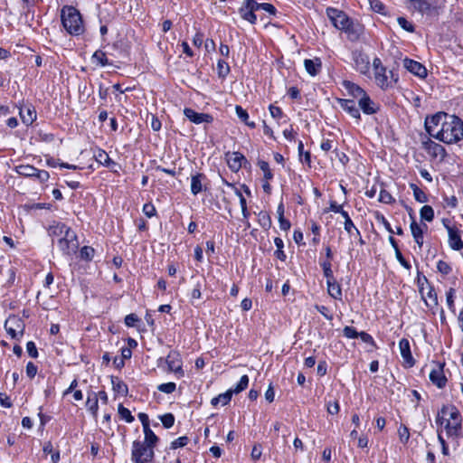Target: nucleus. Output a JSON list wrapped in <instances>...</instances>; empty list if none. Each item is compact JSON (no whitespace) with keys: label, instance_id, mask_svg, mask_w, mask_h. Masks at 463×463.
I'll return each mask as SVG.
<instances>
[{"label":"nucleus","instance_id":"f257e3e1","mask_svg":"<svg viewBox=\"0 0 463 463\" xmlns=\"http://www.w3.org/2000/svg\"><path fill=\"white\" fill-rule=\"evenodd\" d=\"M425 128L433 138L447 144L463 140V119L456 115L438 112L425 118Z\"/></svg>","mask_w":463,"mask_h":463},{"label":"nucleus","instance_id":"f03ea898","mask_svg":"<svg viewBox=\"0 0 463 463\" xmlns=\"http://www.w3.org/2000/svg\"><path fill=\"white\" fill-rule=\"evenodd\" d=\"M326 15L336 29L346 33L347 38L350 41H357L363 33V26L359 24L354 23L344 11L334 7H328L326 8Z\"/></svg>","mask_w":463,"mask_h":463},{"label":"nucleus","instance_id":"7ed1b4c3","mask_svg":"<svg viewBox=\"0 0 463 463\" xmlns=\"http://www.w3.org/2000/svg\"><path fill=\"white\" fill-rule=\"evenodd\" d=\"M461 422L460 413L453 405L443 406L436 419V423L444 427L447 436L451 439L460 436Z\"/></svg>","mask_w":463,"mask_h":463},{"label":"nucleus","instance_id":"20e7f679","mask_svg":"<svg viewBox=\"0 0 463 463\" xmlns=\"http://www.w3.org/2000/svg\"><path fill=\"white\" fill-rule=\"evenodd\" d=\"M61 23L68 33L71 35H80L84 33L85 27L80 13L71 5H65L61 12Z\"/></svg>","mask_w":463,"mask_h":463},{"label":"nucleus","instance_id":"39448f33","mask_svg":"<svg viewBox=\"0 0 463 463\" xmlns=\"http://www.w3.org/2000/svg\"><path fill=\"white\" fill-rule=\"evenodd\" d=\"M373 71L375 84L383 90L392 88L398 81L397 75L392 71H387L379 57L373 60Z\"/></svg>","mask_w":463,"mask_h":463},{"label":"nucleus","instance_id":"423d86ee","mask_svg":"<svg viewBox=\"0 0 463 463\" xmlns=\"http://www.w3.org/2000/svg\"><path fill=\"white\" fill-rule=\"evenodd\" d=\"M154 449L142 441L135 440L132 443L131 460L134 463H151L154 459Z\"/></svg>","mask_w":463,"mask_h":463},{"label":"nucleus","instance_id":"0eeeda50","mask_svg":"<svg viewBox=\"0 0 463 463\" xmlns=\"http://www.w3.org/2000/svg\"><path fill=\"white\" fill-rule=\"evenodd\" d=\"M58 247L64 255H71L72 253H75L79 247V241L75 232L72 230L67 231V233L58 240Z\"/></svg>","mask_w":463,"mask_h":463},{"label":"nucleus","instance_id":"6e6552de","mask_svg":"<svg viewBox=\"0 0 463 463\" xmlns=\"http://www.w3.org/2000/svg\"><path fill=\"white\" fill-rule=\"evenodd\" d=\"M5 329L13 339H16L24 334V321L15 316L10 317L5 323Z\"/></svg>","mask_w":463,"mask_h":463},{"label":"nucleus","instance_id":"1a4fd4ad","mask_svg":"<svg viewBox=\"0 0 463 463\" xmlns=\"http://www.w3.org/2000/svg\"><path fill=\"white\" fill-rule=\"evenodd\" d=\"M255 6V0H243L241 6L239 8V14H241V17L251 24H255L257 22Z\"/></svg>","mask_w":463,"mask_h":463},{"label":"nucleus","instance_id":"9d476101","mask_svg":"<svg viewBox=\"0 0 463 463\" xmlns=\"http://www.w3.org/2000/svg\"><path fill=\"white\" fill-rule=\"evenodd\" d=\"M423 147L429 156L435 160L443 161L447 156L445 147L430 139L423 143Z\"/></svg>","mask_w":463,"mask_h":463},{"label":"nucleus","instance_id":"9b49d317","mask_svg":"<svg viewBox=\"0 0 463 463\" xmlns=\"http://www.w3.org/2000/svg\"><path fill=\"white\" fill-rule=\"evenodd\" d=\"M165 363L167 364L168 371L175 373L178 377L184 376L182 360L178 353L174 351L170 352L165 358Z\"/></svg>","mask_w":463,"mask_h":463},{"label":"nucleus","instance_id":"f8f14e48","mask_svg":"<svg viewBox=\"0 0 463 463\" xmlns=\"http://www.w3.org/2000/svg\"><path fill=\"white\" fill-rule=\"evenodd\" d=\"M403 67L411 73L420 78H425L427 76V69L420 62L405 58L402 61Z\"/></svg>","mask_w":463,"mask_h":463},{"label":"nucleus","instance_id":"ddd939ff","mask_svg":"<svg viewBox=\"0 0 463 463\" xmlns=\"http://www.w3.org/2000/svg\"><path fill=\"white\" fill-rule=\"evenodd\" d=\"M184 116L194 124L212 123L213 116L207 113H199L193 109L185 108L184 109Z\"/></svg>","mask_w":463,"mask_h":463},{"label":"nucleus","instance_id":"4468645a","mask_svg":"<svg viewBox=\"0 0 463 463\" xmlns=\"http://www.w3.org/2000/svg\"><path fill=\"white\" fill-rule=\"evenodd\" d=\"M400 353L406 367H412L415 360L411 352L410 342L407 338H402L399 342Z\"/></svg>","mask_w":463,"mask_h":463},{"label":"nucleus","instance_id":"2eb2a0df","mask_svg":"<svg viewBox=\"0 0 463 463\" xmlns=\"http://www.w3.org/2000/svg\"><path fill=\"white\" fill-rule=\"evenodd\" d=\"M430 380L438 388H443L446 385L447 378L444 375L442 364H435V367L430 373Z\"/></svg>","mask_w":463,"mask_h":463},{"label":"nucleus","instance_id":"dca6fc26","mask_svg":"<svg viewBox=\"0 0 463 463\" xmlns=\"http://www.w3.org/2000/svg\"><path fill=\"white\" fill-rule=\"evenodd\" d=\"M449 235V245L454 250L463 249V241L460 237V231L456 226H447Z\"/></svg>","mask_w":463,"mask_h":463},{"label":"nucleus","instance_id":"f3484780","mask_svg":"<svg viewBox=\"0 0 463 463\" xmlns=\"http://www.w3.org/2000/svg\"><path fill=\"white\" fill-rule=\"evenodd\" d=\"M359 109L366 115H373L377 113L379 106L372 100L367 93L358 99Z\"/></svg>","mask_w":463,"mask_h":463},{"label":"nucleus","instance_id":"a211bd4d","mask_svg":"<svg viewBox=\"0 0 463 463\" xmlns=\"http://www.w3.org/2000/svg\"><path fill=\"white\" fill-rule=\"evenodd\" d=\"M337 102L341 109H343L352 118H355L357 121L361 119L360 109L356 107L355 102L353 99H338Z\"/></svg>","mask_w":463,"mask_h":463},{"label":"nucleus","instance_id":"6ab92c4d","mask_svg":"<svg viewBox=\"0 0 463 463\" xmlns=\"http://www.w3.org/2000/svg\"><path fill=\"white\" fill-rule=\"evenodd\" d=\"M226 160L229 168L232 172H238L242 166V161L245 160L244 156L240 152H228L226 154Z\"/></svg>","mask_w":463,"mask_h":463},{"label":"nucleus","instance_id":"aec40b11","mask_svg":"<svg viewBox=\"0 0 463 463\" xmlns=\"http://www.w3.org/2000/svg\"><path fill=\"white\" fill-rule=\"evenodd\" d=\"M71 229L64 223L54 222L52 225H50L48 229V234L52 237V241L57 239L62 238L64 234L67 233V231H71Z\"/></svg>","mask_w":463,"mask_h":463},{"label":"nucleus","instance_id":"412c9836","mask_svg":"<svg viewBox=\"0 0 463 463\" xmlns=\"http://www.w3.org/2000/svg\"><path fill=\"white\" fill-rule=\"evenodd\" d=\"M19 115L22 119V122L26 126L32 125L37 117L36 111L32 105L21 107L19 110Z\"/></svg>","mask_w":463,"mask_h":463},{"label":"nucleus","instance_id":"4be33fe9","mask_svg":"<svg viewBox=\"0 0 463 463\" xmlns=\"http://www.w3.org/2000/svg\"><path fill=\"white\" fill-rule=\"evenodd\" d=\"M355 69L361 74L367 75L370 71V61L368 56L358 54L354 58Z\"/></svg>","mask_w":463,"mask_h":463},{"label":"nucleus","instance_id":"5701e85b","mask_svg":"<svg viewBox=\"0 0 463 463\" xmlns=\"http://www.w3.org/2000/svg\"><path fill=\"white\" fill-rule=\"evenodd\" d=\"M344 219H345V230L346 231V232L351 235L353 231H356V236L358 237V240H359V243L361 245H363L364 243V241L363 240L362 238V235H361V232L360 231L354 226L353 221L351 220L348 213L345 210L342 211V213H340Z\"/></svg>","mask_w":463,"mask_h":463},{"label":"nucleus","instance_id":"b1692460","mask_svg":"<svg viewBox=\"0 0 463 463\" xmlns=\"http://www.w3.org/2000/svg\"><path fill=\"white\" fill-rule=\"evenodd\" d=\"M206 179V176L202 173H197L191 176V193L194 195H197L203 190V182Z\"/></svg>","mask_w":463,"mask_h":463},{"label":"nucleus","instance_id":"393cba45","mask_svg":"<svg viewBox=\"0 0 463 463\" xmlns=\"http://www.w3.org/2000/svg\"><path fill=\"white\" fill-rule=\"evenodd\" d=\"M304 66L307 71V72L311 76H316L318 74V72L321 70L322 62L319 58H315L313 60L311 59H306L304 61Z\"/></svg>","mask_w":463,"mask_h":463},{"label":"nucleus","instance_id":"a878e982","mask_svg":"<svg viewBox=\"0 0 463 463\" xmlns=\"http://www.w3.org/2000/svg\"><path fill=\"white\" fill-rule=\"evenodd\" d=\"M326 286L327 292L331 298L336 300H342V288L335 279L326 280Z\"/></svg>","mask_w":463,"mask_h":463},{"label":"nucleus","instance_id":"bb28decb","mask_svg":"<svg viewBox=\"0 0 463 463\" xmlns=\"http://www.w3.org/2000/svg\"><path fill=\"white\" fill-rule=\"evenodd\" d=\"M411 218L412 219V222L410 226L411 234L413 236L415 242L418 244L420 248H421L423 245V230L420 227V225L416 222V221L411 215Z\"/></svg>","mask_w":463,"mask_h":463},{"label":"nucleus","instance_id":"cd10ccee","mask_svg":"<svg viewBox=\"0 0 463 463\" xmlns=\"http://www.w3.org/2000/svg\"><path fill=\"white\" fill-rule=\"evenodd\" d=\"M94 157L96 159L97 162H99V164L107 166V167H114L117 165L116 162H114L110 157L108 155V153L103 150V149H98L95 153H94Z\"/></svg>","mask_w":463,"mask_h":463},{"label":"nucleus","instance_id":"c85d7f7f","mask_svg":"<svg viewBox=\"0 0 463 463\" xmlns=\"http://www.w3.org/2000/svg\"><path fill=\"white\" fill-rule=\"evenodd\" d=\"M344 86L345 90L348 91V93L354 99H359L362 96H364L366 93V91L363 88L351 81H345Z\"/></svg>","mask_w":463,"mask_h":463},{"label":"nucleus","instance_id":"c756f323","mask_svg":"<svg viewBox=\"0 0 463 463\" xmlns=\"http://www.w3.org/2000/svg\"><path fill=\"white\" fill-rule=\"evenodd\" d=\"M422 298L426 306L430 308H435L438 306V296L435 289L432 287L429 288L426 295L422 294Z\"/></svg>","mask_w":463,"mask_h":463},{"label":"nucleus","instance_id":"7c9ffc66","mask_svg":"<svg viewBox=\"0 0 463 463\" xmlns=\"http://www.w3.org/2000/svg\"><path fill=\"white\" fill-rule=\"evenodd\" d=\"M86 407L89 411L91 412V414L96 417L98 414L99 410V402H98V395L96 392L89 393L87 401H86Z\"/></svg>","mask_w":463,"mask_h":463},{"label":"nucleus","instance_id":"2f4dec72","mask_svg":"<svg viewBox=\"0 0 463 463\" xmlns=\"http://www.w3.org/2000/svg\"><path fill=\"white\" fill-rule=\"evenodd\" d=\"M232 394H233V392L230 389V390L226 391L225 392L221 393L216 397H213L211 400V404L213 406H217L218 404H222V406H224L231 402Z\"/></svg>","mask_w":463,"mask_h":463},{"label":"nucleus","instance_id":"473e14b6","mask_svg":"<svg viewBox=\"0 0 463 463\" xmlns=\"http://www.w3.org/2000/svg\"><path fill=\"white\" fill-rule=\"evenodd\" d=\"M91 60L93 63H95L96 65H99L101 67L110 65V62L107 58L106 53L101 50H97L93 53Z\"/></svg>","mask_w":463,"mask_h":463},{"label":"nucleus","instance_id":"72a5a7b5","mask_svg":"<svg viewBox=\"0 0 463 463\" xmlns=\"http://www.w3.org/2000/svg\"><path fill=\"white\" fill-rule=\"evenodd\" d=\"M143 431L145 434V440L142 441V443H145V445H147L148 447H150L154 449V448L156 446V443L158 441L157 436L154 433V431L150 428L143 430Z\"/></svg>","mask_w":463,"mask_h":463},{"label":"nucleus","instance_id":"f704fd0d","mask_svg":"<svg viewBox=\"0 0 463 463\" xmlns=\"http://www.w3.org/2000/svg\"><path fill=\"white\" fill-rule=\"evenodd\" d=\"M235 112L237 117L248 127L250 128H254L256 127V124L253 121H249V114L244 109H242V107L237 105L235 107Z\"/></svg>","mask_w":463,"mask_h":463},{"label":"nucleus","instance_id":"c9c22d12","mask_svg":"<svg viewBox=\"0 0 463 463\" xmlns=\"http://www.w3.org/2000/svg\"><path fill=\"white\" fill-rule=\"evenodd\" d=\"M16 173L26 177H33L37 173V168L29 165H21L16 166Z\"/></svg>","mask_w":463,"mask_h":463},{"label":"nucleus","instance_id":"e433bc0d","mask_svg":"<svg viewBox=\"0 0 463 463\" xmlns=\"http://www.w3.org/2000/svg\"><path fill=\"white\" fill-rule=\"evenodd\" d=\"M259 216V223L264 230L270 229L272 225V221L269 214L267 212L261 211L258 214Z\"/></svg>","mask_w":463,"mask_h":463},{"label":"nucleus","instance_id":"4c0bfd02","mask_svg":"<svg viewBox=\"0 0 463 463\" xmlns=\"http://www.w3.org/2000/svg\"><path fill=\"white\" fill-rule=\"evenodd\" d=\"M410 187L413 192L414 199L419 203H426L428 201L427 194L419 188L415 184H410Z\"/></svg>","mask_w":463,"mask_h":463},{"label":"nucleus","instance_id":"58836bf2","mask_svg":"<svg viewBox=\"0 0 463 463\" xmlns=\"http://www.w3.org/2000/svg\"><path fill=\"white\" fill-rule=\"evenodd\" d=\"M118 412L121 420H124L128 423H131L134 421V417L131 414V411L124 407L122 404H119L118 407Z\"/></svg>","mask_w":463,"mask_h":463},{"label":"nucleus","instance_id":"ea45409f","mask_svg":"<svg viewBox=\"0 0 463 463\" xmlns=\"http://www.w3.org/2000/svg\"><path fill=\"white\" fill-rule=\"evenodd\" d=\"M420 215L422 220L432 222L434 219V210L430 205H424L420 211Z\"/></svg>","mask_w":463,"mask_h":463},{"label":"nucleus","instance_id":"a19ab883","mask_svg":"<svg viewBox=\"0 0 463 463\" xmlns=\"http://www.w3.org/2000/svg\"><path fill=\"white\" fill-rule=\"evenodd\" d=\"M230 72L229 64L223 60H219L217 62V73L219 78L224 79Z\"/></svg>","mask_w":463,"mask_h":463},{"label":"nucleus","instance_id":"79ce46f5","mask_svg":"<svg viewBox=\"0 0 463 463\" xmlns=\"http://www.w3.org/2000/svg\"><path fill=\"white\" fill-rule=\"evenodd\" d=\"M111 383L113 386V390L118 393L126 394L128 392L127 384L119 380L118 378H112Z\"/></svg>","mask_w":463,"mask_h":463},{"label":"nucleus","instance_id":"37998d69","mask_svg":"<svg viewBox=\"0 0 463 463\" xmlns=\"http://www.w3.org/2000/svg\"><path fill=\"white\" fill-rule=\"evenodd\" d=\"M320 266L323 269V273H324V276L326 279V280L335 279L330 260H326L321 261Z\"/></svg>","mask_w":463,"mask_h":463},{"label":"nucleus","instance_id":"c03bdc74","mask_svg":"<svg viewBox=\"0 0 463 463\" xmlns=\"http://www.w3.org/2000/svg\"><path fill=\"white\" fill-rule=\"evenodd\" d=\"M258 165L260 168V170L263 172L264 179L267 181H269L273 178V174L269 168V165L268 162L260 160L258 162Z\"/></svg>","mask_w":463,"mask_h":463},{"label":"nucleus","instance_id":"a18cd8bd","mask_svg":"<svg viewBox=\"0 0 463 463\" xmlns=\"http://www.w3.org/2000/svg\"><path fill=\"white\" fill-rule=\"evenodd\" d=\"M94 249L90 246H83L80 250V257L81 260L90 261L94 256Z\"/></svg>","mask_w":463,"mask_h":463},{"label":"nucleus","instance_id":"49530a36","mask_svg":"<svg viewBox=\"0 0 463 463\" xmlns=\"http://www.w3.org/2000/svg\"><path fill=\"white\" fill-rule=\"evenodd\" d=\"M249 384V377L248 375L244 374L241 377L239 383L236 384V386L233 389H231L233 393H239L245 390L248 387Z\"/></svg>","mask_w":463,"mask_h":463},{"label":"nucleus","instance_id":"de8ad7c7","mask_svg":"<svg viewBox=\"0 0 463 463\" xmlns=\"http://www.w3.org/2000/svg\"><path fill=\"white\" fill-rule=\"evenodd\" d=\"M255 9H256V11L263 10V11L267 12L268 14H269L270 15H275L277 13L276 7L269 3L259 4L256 2Z\"/></svg>","mask_w":463,"mask_h":463},{"label":"nucleus","instance_id":"09e8293b","mask_svg":"<svg viewBox=\"0 0 463 463\" xmlns=\"http://www.w3.org/2000/svg\"><path fill=\"white\" fill-rule=\"evenodd\" d=\"M437 269L442 275H449L452 271L450 264L441 260L437 262Z\"/></svg>","mask_w":463,"mask_h":463},{"label":"nucleus","instance_id":"8fccbe9b","mask_svg":"<svg viewBox=\"0 0 463 463\" xmlns=\"http://www.w3.org/2000/svg\"><path fill=\"white\" fill-rule=\"evenodd\" d=\"M398 24L406 32L413 33L414 25L409 22L405 17L400 16L397 18Z\"/></svg>","mask_w":463,"mask_h":463},{"label":"nucleus","instance_id":"3c124183","mask_svg":"<svg viewBox=\"0 0 463 463\" xmlns=\"http://www.w3.org/2000/svg\"><path fill=\"white\" fill-rule=\"evenodd\" d=\"M269 113L271 117L275 119H281L287 118L282 109L279 107H277L273 104H270L269 107Z\"/></svg>","mask_w":463,"mask_h":463},{"label":"nucleus","instance_id":"603ef678","mask_svg":"<svg viewBox=\"0 0 463 463\" xmlns=\"http://www.w3.org/2000/svg\"><path fill=\"white\" fill-rule=\"evenodd\" d=\"M455 289L450 288L447 293H446V300L448 307L452 311L455 312V305H454V298H455Z\"/></svg>","mask_w":463,"mask_h":463},{"label":"nucleus","instance_id":"864d4df0","mask_svg":"<svg viewBox=\"0 0 463 463\" xmlns=\"http://www.w3.org/2000/svg\"><path fill=\"white\" fill-rule=\"evenodd\" d=\"M160 420L165 429L171 428L175 423V416L172 413H165L160 416Z\"/></svg>","mask_w":463,"mask_h":463},{"label":"nucleus","instance_id":"5fc2aeb1","mask_svg":"<svg viewBox=\"0 0 463 463\" xmlns=\"http://www.w3.org/2000/svg\"><path fill=\"white\" fill-rule=\"evenodd\" d=\"M444 2L445 0H427L421 4V8L426 10L435 9Z\"/></svg>","mask_w":463,"mask_h":463},{"label":"nucleus","instance_id":"6e6d98bb","mask_svg":"<svg viewBox=\"0 0 463 463\" xmlns=\"http://www.w3.org/2000/svg\"><path fill=\"white\" fill-rule=\"evenodd\" d=\"M379 201L381 203L390 204L394 202V199L388 191L382 189L379 194Z\"/></svg>","mask_w":463,"mask_h":463},{"label":"nucleus","instance_id":"4d7b16f0","mask_svg":"<svg viewBox=\"0 0 463 463\" xmlns=\"http://www.w3.org/2000/svg\"><path fill=\"white\" fill-rule=\"evenodd\" d=\"M358 333L356 329L353 326H346L343 329V335L349 339H355L358 337Z\"/></svg>","mask_w":463,"mask_h":463},{"label":"nucleus","instance_id":"13d9d810","mask_svg":"<svg viewBox=\"0 0 463 463\" xmlns=\"http://www.w3.org/2000/svg\"><path fill=\"white\" fill-rule=\"evenodd\" d=\"M176 385L175 383H162L158 386V390L165 393H172L175 391Z\"/></svg>","mask_w":463,"mask_h":463},{"label":"nucleus","instance_id":"bf43d9fd","mask_svg":"<svg viewBox=\"0 0 463 463\" xmlns=\"http://www.w3.org/2000/svg\"><path fill=\"white\" fill-rule=\"evenodd\" d=\"M143 213L147 218H151V217L156 215V210L155 206L152 203H145L143 205Z\"/></svg>","mask_w":463,"mask_h":463},{"label":"nucleus","instance_id":"052dcab7","mask_svg":"<svg viewBox=\"0 0 463 463\" xmlns=\"http://www.w3.org/2000/svg\"><path fill=\"white\" fill-rule=\"evenodd\" d=\"M188 443V438L186 436L179 437L171 443V448L175 449L183 448Z\"/></svg>","mask_w":463,"mask_h":463},{"label":"nucleus","instance_id":"680f3d73","mask_svg":"<svg viewBox=\"0 0 463 463\" xmlns=\"http://www.w3.org/2000/svg\"><path fill=\"white\" fill-rule=\"evenodd\" d=\"M400 439L402 443H406L410 439V432L407 427L400 426L398 430Z\"/></svg>","mask_w":463,"mask_h":463},{"label":"nucleus","instance_id":"e2e57ef3","mask_svg":"<svg viewBox=\"0 0 463 463\" xmlns=\"http://www.w3.org/2000/svg\"><path fill=\"white\" fill-rule=\"evenodd\" d=\"M26 351L31 357H33V358L38 357V351H37V347H36V345L34 344V342L29 341L26 344Z\"/></svg>","mask_w":463,"mask_h":463},{"label":"nucleus","instance_id":"0e129e2a","mask_svg":"<svg viewBox=\"0 0 463 463\" xmlns=\"http://www.w3.org/2000/svg\"><path fill=\"white\" fill-rule=\"evenodd\" d=\"M316 309L327 320L333 319V315L330 314L328 308L325 306L316 305Z\"/></svg>","mask_w":463,"mask_h":463},{"label":"nucleus","instance_id":"69168bd1","mask_svg":"<svg viewBox=\"0 0 463 463\" xmlns=\"http://www.w3.org/2000/svg\"><path fill=\"white\" fill-rule=\"evenodd\" d=\"M358 337H360L361 340L366 344L375 345V342H374L373 336L366 332L358 333Z\"/></svg>","mask_w":463,"mask_h":463},{"label":"nucleus","instance_id":"338daca9","mask_svg":"<svg viewBox=\"0 0 463 463\" xmlns=\"http://www.w3.org/2000/svg\"><path fill=\"white\" fill-rule=\"evenodd\" d=\"M36 373H37V366L33 363L29 362L26 364V374H27V376L29 378H33Z\"/></svg>","mask_w":463,"mask_h":463},{"label":"nucleus","instance_id":"774afa93","mask_svg":"<svg viewBox=\"0 0 463 463\" xmlns=\"http://www.w3.org/2000/svg\"><path fill=\"white\" fill-rule=\"evenodd\" d=\"M339 410H340V406H339V403L337 401H335L334 402H330L327 405V412L332 415L337 414L339 412Z\"/></svg>","mask_w":463,"mask_h":463}]
</instances>
